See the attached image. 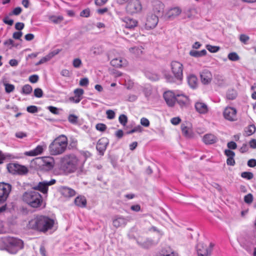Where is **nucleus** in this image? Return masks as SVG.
Segmentation results:
<instances>
[{
	"label": "nucleus",
	"mask_w": 256,
	"mask_h": 256,
	"mask_svg": "<svg viewBox=\"0 0 256 256\" xmlns=\"http://www.w3.org/2000/svg\"><path fill=\"white\" fill-rule=\"evenodd\" d=\"M54 221L48 216H38L31 219L28 224L30 228L45 232L54 226Z\"/></svg>",
	"instance_id": "nucleus-1"
},
{
	"label": "nucleus",
	"mask_w": 256,
	"mask_h": 256,
	"mask_svg": "<svg viewBox=\"0 0 256 256\" xmlns=\"http://www.w3.org/2000/svg\"><path fill=\"white\" fill-rule=\"evenodd\" d=\"M23 248V241L17 238L4 236L0 239V250H6L9 253L15 254Z\"/></svg>",
	"instance_id": "nucleus-2"
},
{
	"label": "nucleus",
	"mask_w": 256,
	"mask_h": 256,
	"mask_svg": "<svg viewBox=\"0 0 256 256\" xmlns=\"http://www.w3.org/2000/svg\"><path fill=\"white\" fill-rule=\"evenodd\" d=\"M60 162L62 170L66 174L74 172L80 166V160L73 154L64 155L61 158Z\"/></svg>",
	"instance_id": "nucleus-3"
},
{
	"label": "nucleus",
	"mask_w": 256,
	"mask_h": 256,
	"mask_svg": "<svg viewBox=\"0 0 256 256\" xmlns=\"http://www.w3.org/2000/svg\"><path fill=\"white\" fill-rule=\"evenodd\" d=\"M170 69L173 76L168 74H165L164 78L166 81L170 83L180 84L183 78L182 64L178 61H172L170 64Z\"/></svg>",
	"instance_id": "nucleus-4"
},
{
	"label": "nucleus",
	"mask_w": 256,
	"mask_h": 256,
	"mask_svg": "<svg viewBox=\"0 0 256 256\" xmlns=\"http://www.w3.org/2000/svg\"><path fill=\"white\" fill-rule=\"evenodd\" d=\"M68 146V138L64 135H61L56 138L48 146L51 155L58 156L63 154Z\"/></svg>",
	"instance_id": "nucleus-5"
},
{
	"label": "nucleus",
	"mask_w": 256,
	"mask_h": 256,
	"mask_svg": "<svg viewBox=\"0 0 256 256\" xmlns=\"http://www.w3.org/2000/svg\"><path fill=\"white\" fill-rule=\"evenodd\" d=\"M22 200L34 208L40 206L42 202L41 194L34 190L26 192L22 195Z\"/></svg>",
	"instance_id": "nucleus-6"
},
{
	"label": "nucleus",
	"mask_w": 256,
	"mask_h": 256,
	"mask_svg": "<svg viewBox=\"0 0 256 256\" xmlns=\"http://www.w3.org/2000/svg\"><path fill=\"white\" fill-rule=\"evenodd\" d=\"M11 190V184L4 182H0V204L6 200Z\"/></svg>",
	"instance_id": "nucleus-7"
},
{
	"label": "nucleus",
	"mask_w": 256,
	"mask_h": 256,
	"mask_svg": "<svg viewBox=\"0 0 256 256\" xmlns=\"http://www.w3.org/2000/svg\"><path fill=\"white\" fill-rule=\"evenodd\" d=\"M7 168L8 171L13 174H26L28 171L26 166L15 163L8 164Z\"/></svg>",
	"instance_id": "nucleus-8"
},
{
	"label": "nucleus",
	"mask_w": 256,
	"mask_h": 256,
	"mask_svg": "<svg viewBox=\"0 0 256 256\" xmlns=\"http://www.w3.org/2000/svg\"><path fill=\"white\" fill-rule=\"evenodd\" d=\"M56 182V180L54 179H52L50 181L43 180L39 182L36 186H34L33 189L36 191L38 190L44 194H47L48 186L54 184Z\"/></svg>",
	"instance_id": "nucleus-9"
},
{
	"label": "nucleus",
	"mask_w": 256,
	"mask_h": 256,
	"mask_svg": "<svg viewBox=\"0 0 256 256\" xmlns=\"http://www.w3.org/2000/svg\"><path fill=\"white\" fill-rule=\"evenodd\" d=\"M214 244L212 243L208 246L200 242L197 244L196 249L198 256H210Z\"/></svg>",
	"instance_id": "nucleus-10"
},
{
	"label": "nucleus",
	"mask_w": 256,
	"mask_h": 256,
	"mask_svg": "<svg viewBox=\"0 0 256 256\" xmlns=\"http://www.w3.org/2000/svg\"><path fill=\"white\" fill-rule=\"evenodd\" d=\"M126 9L128 13L133 14L140 12L142 6L139 0H130L127 4Z\"/></svg>",
	"instance_id": "nucleus-11"
},
{
	"label": "nucleus",
	"mask_w": 256,
	"mask_h": 256,
	"mask_svg": "<svg viewBox=\"0 0 256 256\" xmlns=\"http://www.w3.org/2000/svg\"><path fill=\"white\" fill-rule=\"evenodd\" d=\"M40 160L42 168L45 170H50L54 166V160L52 156H44L38 158Z\"/></svg>",
	"instance_id": "nucleus-12"
},
{
	"label": "nucleus",
	"mask_w": 256,
	"mask_h": 256,
	"mask_svg": "<svg viewBox=\"0 0 256 256\" xmlns=\"http://www.w3.org/2000/svg\"><path fill=\"white\" fill-rule=\"evenodd\" d=\"M152 10L154 14L158 16H162L164 5L160 0H154L152 2Z\"/></svg>",
	"instance_id": "nucleus-13"
},
{
	"label": "nucleus",
	"mask_w": 256,
	"mask_h": 256,
	"mask_svg": "<svg viewBox=\"0 0 256 256\" xmlns=\"http://www.w3.org/2000/svg\"><path fill=\"white\" fill-rule=\"evenodd\" d=\"M236 110L232 107H226L224 112L223 114L224 118L231 122L235 121L237 120L236 118Z\"/></svg>",
	"instance_id": "nucleus-14"
},
{
	"label": "nucleus",
	"mask_w": 256,
	"mask_h": 256,
	"mask_svg": "<svg viewBox=\"0 0 256 256\" xmlns=\"http://www.w3.org/2000/svg\"><path fill=\"white\" fill-rule=\"evenodd\" d=\"M158 16L154 14H150L146 18V20L145 24L147 29H152L154 28L158 22Z\"/></svg>",
	"instance_id": "nucleus-15"
},
{
	"label": "nucleus",
	"mask_w": 256,
	"mask_h": 256,
	"mask_svg": "<svg viewBox=\"0 0 256 256\" xmlns=\"http://www.w3.org/2000/svg\"><path fill=\"white\" fill-rule=\"evenodd\" d=\"M194 108L196 111L202 114H206L209 112L208 106L206 103L200 100L196 102Z\"/></svg>",
	"instance_id": "nucleus-16"
},
{
	"label": "nucleus",
	"mask_w": 256,
	"mask_h": 256,
	"mask_svg": "<svg viewBox=\"0 0 256 256\" xmlns=\"http://www.w3.org/2000/svg\"><path fill=\"white\" fill-rule=\"evenodd\" d=\"M164 98L169 106H173L176 98V95L172 91H167L164 94Z\"/></svg>",
	"instance_id": "nucleus-17"
},
{
	"label": "nucleus",
	"mask_w": 256,
	"mask_h": 256,
	"mask_svg": "<svg viewBox=\"0 0 256 256\" xmlns=\"http://www.w3.org/2000/svg\"><path fill=\"white\" fill-rule=\"evenodd\" d=\"M200 76L202 82L204 84L210 83L212 80V74L210 72L207 70H203L200 72Z\"/></svg>",
	"instance_id": "nucleus-18"
},
{
	"label": "nucleus",
	"mask_w": 256,
	"mask_h": 256,
	"mask_svg": "<svg viewBox=\"0 0 256 256\" xmlns=\"http://www.w3.org/2000/svg\"><path fill=\"white\" fill-rule=\"evenodd\" d=\"M108 144V140L106 138H102L98 140L96 148L100 154H104V152L106 150Z\"/></svg>",
	"instance_id": "nucleus-19"
},
{
	"label": "nucleus",
	"mask_w": 256,
	"mask_h": 256,
	"mask_svg": "<svg viewBox=\"0 0 256 256\" xmlns=\"http://www.w3.org/2000/svg\"><path fill=\"white\" fill-rule=\"evenodd\" d=\"M127 220L122 216H116L112 221L113 226L118 228L124 226L127 224Z\"/></svg>",
	"instance_id": "nucleus-20"
},
{
	"label": "nucleus",
	"mask_w": 256,
	"mask_h": 256,
	"mask_svg": "<svg viewBox=\"0 0 256 256\" xmlns=\"http://www.w3.org/2000/svg\"><path fill=\"white\" fill-rule=\"evenodd\" d=\"M122 20L124 23L125 28H127L132 29L137 26L138 22L130 17H125Z\"/></svg>",
	"instance_id": "nucleus-21"
},
{
	"label": "nucleus",
	"mask_w": 256,
	"mask_h": 256,
	"mask_svg": "<svg viewBox=\"0 0 256 256\" xmlns=\"http://www.w3.org/2000/svg\"><path fill=\"white\" fill-rule=\"evenodd\" d=\"M203 142L206 144H211L218 141V138L212 134H206L202 138Z\"/></svg>",
	"instance_id": "nucleus-22"
},
{
	"label": "nucleus",
	"mask_w": 256,
	"mask_h": 256,
	"mask_svg": "<svg viewBox=\"0 0 256 256\" xmlns=\"http://www.w3.org/2000/svg\"><path fill=\"white\" fill-rule=\"evenodd\" d=\"M176 101L181 107L186 106L188 102V97L184 94H178L176 95Z\"/></svg>",
	"instance_id": "nucleus-23"
},
{
	"label": "nucleus",
	"mask_w": 256,
	"mask_h": 256,
	"mask_svg": "<svg viewBox=\"0 0 256 256\" xmlns=\"http://www.w3.org/2000/svg\"><path fill=\"white\" fill-rule=\"evenodd\" d=\"M62 194L65 197H72L76 195L75 190L68 187H63L61 190Z\"/></svg>",
	"instance_id": "nucleus-24"
},
{
	"label": "nucleus",
	"mask_w": 256,
	"mask_h": 256,
	"mask_svg": "<svg viewBox=\"0 0 256 256\" xmlns=\"http://www.w3.org/2000/svg\"><path fill=\"white\" fill-rule=\"evenodd\" d=\"M42 152V146H38L34 149L26 152L25 154L28 156H36L41 154Z\"/></svg>",
	"instance_id": "nucleus-25"
},
{
	"label": "nucleus",
	"mask_w": 256,
	"mask_h": 256,
	"mask_svg": "<svg viewBox=\"0 0 256 256\" xmlns=\"http://www.w3.org/2000/svg\"><path fill=\"white\" fill-rule=\"evenodd\" d=\"M188 82L192 88H195L198 86V79L196 76L193 74L190 75L188 77Z\"/></svg>",
	"instance_id": "nucleus-26"
},
{
	"label": "nucleus",
	"mask_w": 256,
	"mask_h": 256,
	"mask_svg": "<svg viewBox=\"0 0 256 256\" xmlns=\"http://www.w3.org/2000/svg\"><path fill=\"white\" fill-rule=\"evenodd\" d=\"M241 246L248 253L250 254L252 252L254 244L250 240H246L242 242Z\"/></svg>",
	"instance_id": "nucleus-27"
},
{
	"label": "nucleus",
	"mask_w": 256,
	"mask_h": 256,
	"mask_svg": "<svg viewBox=\"0 0 256 256\" xmlns=\"http://www.w3.org/2000/svg\"><path fill=\"white\" fill-rule=\"evenodd\" d=\"M181 12L182 10L179 8H174L168 12V16L170 18H173L180 15Z\"/></svg>",
	"instance_id": "nucleus-28"
},
{
	"label": "nucleus",
	"mask_w": 256,
	"mask_h": 256,
	"mask_svg": "<svg viewBox=\"0 0 256 256\" xmlns=\"http://www.w3.org/2000/svg\"><path fill=\"white\" fill-rule=\"evenodd\" d=\"M207 52L206 50H202L200 51H197L196 50H191L189 52V54L194 58H200L204 56L206 54Z\"/></svg>",
	"instance_id": "nucleus-29"
},
{
	"label": "nucleus",
	"mask_w": 256,
	"mask_h": 256,
	"mask_svg": "<svg viewBox=\"0 0 256 256\" xmlns=\"http://www.w3.org/2000/svg\"><path fill=\"white\" fill-rule=\"evenodd\" d=\"M76 205L80 207H84L86 204V200L84 196H78L74 200Z\"/></svg>",
	"instance_id": "nucleus-30"
},
{
	"label": "nucleus",
	"mask_w": 256,
	"mask_h": 256,
	"mask_svg": "<svg viewBox=\"0 0 256 256\" xmlns=\"http://www.w3.org/2000/svg\"><path fill=\"white\" fill-rule=\"evenodd\" d=\"M126 60H122L121 58H114L113 59L111 62L110 64L112 66L117 67V68H120L122 66L126 64Z\"/></svg>",
	"instance_id": "nucleus-31"
},
{
	"label": "nucleus",
	"mask_w": 256,
	"mask_h": 256,
	"mask_svg": "<svg viewBox=\"0 0 256 256\" xmlns=\"http://www.w3.org/2000/svg\"><path fill=\"white\" fill-rule=\"evenodd\" d=\"M145 76L148 78L152 81L158 80L160 78V76L158 74L150 71L146 72Z\"/></svg>",
	"instance_id": "nucleus-32"
},
{
	"label": "nucleus",
	"mask_w": 256,
	"mask_h": 256,
	"mask_svg": "<svg viewBox=\"0 0 256 256\" xmlns=\"http://www.w3.org/2000/svg\"><path fill=\"white\" fill-rule=\"evenodd\" d=\"M48 19L51 22L56 24H58L63 20L64 18L61 16H50L48 17Z\"/></svg>",
	"instance_id": "nucleus-33"
},
{
	"label": "nucleus",
	"mask_w": 256,
	"mask_h": 256,
	"mask_svg": "<svg viewBox=\"0 0 256 256\" xmlns=\"http://www.w3.org/2000/svg\"><path fill=\"white\" fill-rule=\"evenodd\" d=\"M32 90V87L29 84H25L22 88L21 94L25 95L30 94Z\"/></svg>",
	"instance_id": "nucleus-34"
},
{
	"label": "nucleus",
	"mask_w": 256,
	"mask_h": 256,
	"mask_svg": "<svg viewBox=\"0 0 256 256\" xmlns=\"http://www.w3.org/2000/svg\"><path fill=\"white\" fill-rule=\"evenodd\" d=\"M238 94L236 90H228L226 94V98L228 100H234L237 96Z\"/></svg>",
	"instance_id": "nucleus-35"
},
{
	"label": "nucleus",
	"mask_w": 256,
	"mask_h": 256,
	"mask_svg": "<svg viewBox=\"0 0 256 256\" xmlns=\"http://www.w3.org/2000/svg\"><path fill=\"white\" fill-rule=\"evenodd\" d=\"M256 132V126L254 124L250 125L246 128L244 132L246 135L250 136L252 134Z\"/></svg>",
	"instance_id": "nucleus-36"
},
{
	"label": "nucleus",
	"mask_w": 256,
	"mask_h": 256,
	"mask_svg": "<svg viewBox=\"0 0 256 256\" xmlns=\"http://www.w3.org/2000/svg\"><path fill=\"white\" fill-rule=\"evenodd\" d=\"M181 129L182 134L186 137L189 138L191 136V130L185 124H182L181 126Z\"/></svg>",
	"instance_id": "nucleus-37"
},
{
	"label": "nucleus",
	"mask_w": 256,
	"mask_h": 256,
	"mask_svg": "<svg viewBox=\"0 0 256 256\" xmlns=\"http://www.w3.org/2000/svg\"><path fill=\"white\" fill-rule=\"evenodd\" d=\"M68 121L72 124H77L78 123V117L76 115L70 114L68 118Z\"/></svg>",
	"instance_id": "nucleus-38"
},
{
	"label": "nucleus",
	"mask_w": 256,
	"mask_h": 256,
	"mask_svg": "<svg viewBox=\"0 0 256 256\" xmlns=\"http://www.w3.org/2000/svg\"><path fill=\"white\" fill-rule=\"evenodd\" d=\"M228 58L231 61H238L240 58L236 52H230L228 56Z\"/></svg>",
	"instance_id": "nucleus-39"
},
{
	"label": "nucleus",
	"mask_w": 256,
	"mask_h": 256,
	"mask_svg": "<svg viewBox=\"0 0 256 256\" xmlns=\"http://www.w3.org/2000/svg\"><path fill=\"white\" fill-rule=\"evenodd\" d=\"M241 176L245 179L250 180L254 177V174L252 172H242L241 174Z\"/></svg>",
	"instance_id": "nucleus-40"
},
{
	"label": "nucleus",
	"mask_w": 256,
	"mask_h": 256,
	"mask_svg": "<svg viewBox=\"0 0 256 256\" xmlns=\"http://www.w3.org/2000/svg\"><path fill=\"white\" fill-rule=\"evenodd\" d=\"M119 122L122 126H126L128 122V118L125 114H122L119 116Z\"/></svg>",
	"instance_id": "nucleus-41"
},
{
	"label": "nucleus",
	"mask_w": 256,
	"mask_h": 256,
	"mask_svg": "<svg viewBox=\"0 0 256 256\" xmlns=\"http://www.w3.org/2000/svg\"><path fill=\"white\" fill-rule=\"evenodd\" d=\"M4 44L5 46H8L9 48H12V47L16 46L14 44V41L11 38L4 41Z\"/></svg>",
	"instance_id": "nucleus-42"
},
{
	"label": "nucleus",
	"mask_w": 256,
	"mask_h": 256,
	"mask_svg": "<svg viewBox=\"0 0 256 256\" xmlns=\"http://www.w3.org/2000/svg\"><path fill=\"white\" fill-rule=\"evenodd\" d=\"M140 245L145 248H149L152 245V240H148L143 242H138Z\"/></svg>",
	"instance_id": "nucleus-43"
},
{
	"label": "nucleus",
	"mask_w": 256,
	"mask_h": 256,
	"mask_svg": "<svg viewBox=\"0 0 256 256\" xmlns=\"http://www.w3.org/2000/svg\"><path fill=\"white\" fill-rule=\"evenodd\" d=\"M206 49L211 52H216L220 50L219 47L216 46H213L210 44H207L206 46Z\"/></svg>",
	"instance_id": "nucleus-44"
},
{
	"label": "nucleus",
	"mask_w": 256,
	"mask_h": 256,
	"mask_svg": "<svg viewBox=\"0 0 256 256\" xmlns=\"http://www.w3.org/2000/svg\"><path fill=\"white\" fill-rule=\"evenodd\" d=\"M22 12V9L20 7H16L14 8L12 12L10 13V16L14 15L18 16Z\"/></svg>",
	"instance_id": "nucleus-45"
},
{
	"label": "nucleus",
	"mask_w": 256,
	"mask_h": 256,
	"mask_svg": "<svg viewBox=\"0 0 256 256\" xmlns=\"http://www.w3.org/2000/svg\"><path fill=\"white\" fill-rule=\"evenodd\" d=\"M106 118L109 120L114 119L115 118V112L114 110H108L106 111Z\"/></svg>",
	"instance_id": "nucleus-46"
},
{
	"label": "nucleus",
	"mask_w": 256,
	"mask_h": 256,
	"mask_svg": "<svg viewBox=\"0 0 256 256\" xmlns=\"http://www.w3.org/2000/svg\"><path fill=\"white\" fill-rule=\"evenodd\" d=\"M253 196L251 194H248L244 197V201L246 203L250 204L252 202Z\"/></svg>",
	"instance_id": "nucleus-47"
},
{
	"label": "nucleus",
	"mask_w": 256,
	"mask_h": 256,
	"mask_svg": "<svg viewBox=\"0 0 256 256\" xmlns=\"http://www.w3.org/2000/svg\"><path fill=\"white\" fill-rule=\"evenodd\" d=\"M5 90L7 93H10L14 91V86L12 84H4Z\"/></svg>",
	"instance_id": "nucleus-48"
},
{
	"label": "nucleus",
	"mask_w": 256,
	"mask_h": 256,
	"mask_svg": "<svg viewBox=\"0 0 256 256\" xmlns=\"http://www.w3.org/2000/svg\"><path fill=\"white\" fill-rule=\"evenodd\" d=\"M34 95L36 97L40 98L43 96V92L40 88H36L34 90Z\"/></svg>",
	"instance_id": "nucleus-49"
},
{
	"label": "nucleus",
	"mask_w": 256,
	"mask_h": 256,
	"mask_svg": "<svg viewBox=\"0 0 256 256\" xmlns=\"http://www.w3.org/2000/svg\"><path fill=\"white\" fill-rule=\"evenodd\" d=\"M82 64V60L79 58H74L73 60L72 65L75 68H79Z\"/></svg>",
	"instance_id": "nucleus-50"
},
{
	"label": "nucleus",
	"mask_w": 256,
	"mask_h": 256,
	"mask_svg": "<svg viewBox=\"0 0 256 256\" xmlns=\"http://www.w3.org/2000/svg\"><path fill=\"white\" fill-rule=\"evenodd\" d=\"M26 110L28 112L32 114H34L38 112V107L35 106H28Z\"/></svg>",
	"instance_id": "nucleus-51"
},
{
	"label": "nucleus",
	"mask_w": 256,
	"mask_h": 256,
	"mask_svg": "<svg viewBox=\"0 0 256 256\" xmlns=\"http://www.w3.org/2000/svg\"><path fill=\"white\" fill-rule=\"evenodd\" d=\"M84 90L82 88H76L74 90V94L76 97L82 98Z\"/></svg>",
	"instance_id": "nucleus-52"
},
{
	"label": "nucleus",
	"mask_w": 256,
	"mask_h": 256,
	"mask_svg": "<svg viewBox=\"0 0 256 256\" xmlns=\"http://www.w3.org/2000/svg\"><path fill=\"white\" fill-rule=\"evenodd\" d=\"M142 126L140 125H138L132 128V130L127 132V134H131L135 132H142Z\"/></svg>",
	"instance_id": "nucleus-53"
},
{
	"label": "nucleus",
	"mask_w": 256,
	"mask_h": 256,
	"mask_svg": "<svg viewBox=\"0 0 256 256\" xmlns=\"http://www.w3.org/2000/svg\"><path fill=\"white\" fill-rule=\"evenodd\" d=\"M96 128L98 130L104 132L106 128V126L105 124L99 123L96 125Z\"/></svg>",
	"instance_id": "nucleus-54"
},
{
	"label": "nucleus",
	"mask_w": 256,
	"mask_h": 256,
	"mask_svg": "<svg viewBox=\"0 0 256 256\" xmlns=\"http://www.w3.org/2000/svg\"><path fill=\"white\" fill-rule=\"evenodd\" d=\"M249 40H250V37L246 34H242L240 36V41L244 44H246L248 41Z\"/></svg>",
	"instance_id": "nucleus-55"
},
{
	"label": "nucleus",
	"mask_w": 256,
	"mask_h": 256,
	"mask_svg": "<svg viewBox=\"0 0 256 256\" xmlns=\"http://www.w3.org/2000/svg\"><path fill=\"white\" fill-rule=\"evenodd\" d=\"M80 16L82 17L88 18L90 16V10L89 8H86L82 10L80 13Z\"/></svg>",
	"instance_id": "nucleus-56"
},
{
	"label": "nucleus",
	"mask_w": 256,
	"mask_h": 256,
	"mask_svg": "<svg viewBox=\"0 0 256 256\" xmlns=\"http://www.w3.org/2000/svg\"><path fill=\"white\" fill-rule=\"evenodd\" d=\"M61 50L60 49H56L51 51L48 54V56L50 58V60L53 58L56 55L58 54L60 52Z\"/></svg>",
	"instance_id": "nucleus-57"
},
{
	"label": "nucleus",
	"mask_w": 256,
	"mask_h": 256,
	"mask_svg": "<svg viewBox=\"0 0 256 256\" xmlns=\"http://www.w3.org/2000/svg\"><path fill=\"white\" fill-rule=\"evenodd\" d=\"M130 52L132 53H134L137 55H138L142 52V51L141 50L140 48H137V47H134V48H130Z\"/></svg>",
	"instance_id": "nucleus-58"
},
{
	"label": "nucleus",
	"mask_w": 256,
	"mask_h": 256,
	"mask_svg": "<svg viewBox=\"0 0 256 256\" xmlns=\"http://www.w3.org/2000/svg\"><path fill=\"white\" fill-rule=\"evenodd\" d=\"M140 124L145 127H148L150 126V121L146 118H142L140 119Z\"/></svg>",
	"instance_id": "nucleus-59"
},
{
	"label": "nucleus",
	"mask_w": 256,
	"mask_h": 256,
	"mask_svg": "<svg viewBox=\"0 0 256 256\" xmlns=\"http://www.w3.org/2000/svg\"><path fill=\"white\" fill-rule=\"evenodd\" d=\"M89 82L88 80L86 78H82L80 81V85L82 86H86Z\"/></svg>",
	"instance_id": "nucleus-60"
},
{
	"label": "nucleus",
	"mask_w": 256,
	"mask_h": 256,
	"mask_svg": "<svg viewBox=\"0 0 256 256\" xmlns=\"http://www.w3.org/2000/svg\"><path fill=\"white\" fill-rule=\"evenodd\" d=\"M227 146L229 148L228 150H235L237 148V144L235 142L231 141L228 143Z\"/></svg>",
	"instance_id": "nucleus-61"
},
{
	"label": "nucleus",
	"mask_w": 256,
	"mask_h": 256,
	"mask_svg": "<svg viewBox=\"0 0 256 256\" xmlns=\"http://www.w3.org/2000/svg\"><path fill=\"white\" fill-rule=\"evenodd\" d=\"M15 136L18 138H23L27 136V134L24 132H18L15 134Z\"/></svg>",
	"instance_id": "nucleus-62"
},
{
	"label": "nucleus",
	"mask_w": 256,
	"mask_h": 256,
	"mask_svg": "<svg viewBox=\"0 0 256 256\" xmlns=\"http://www.w3.org/2000/svg\"><path fill=\"white\" fill-rule=\"evenodd\" d=\"M29 80L32 83H36L38 81V76L36 74L32 75L29 77Z\"/></svg>",
	"instance_id": "nucleus-63"
},
{
	"label": "nucleus",
	"mask_w": 256,
	"mask_h": 256,
	"mask_svg": "<svg viewBox=\"0 0 256 256\" xmlns=\"http://www.w3.org/2000/svg\"><path fill=\"white\" fill-rule=\"evenodd\" d=\"M224 152L228 158H234L235 156V153L230 150H226Z\"/></svg>",
	"instance_id": "nucleus-64"
}]
</instances>
